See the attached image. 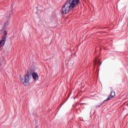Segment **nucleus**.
Here are the masks:
<instances>
[{
  "mask_svg": "<svg viewBox=\"0 0 128 128\" xmlns=\"http://www.w3.org/2000/svg\"><path fill=\"white\" fill-rule=\"evenodd\" d=\"M4 57H2L0 58V66H2V62H4Z\"/></svg>",
  "mask_w": 128,
  "mask_h": 128,
  "instance_id": "nucleus-8",
  "label": "nucleus"
},
{
  "mask_svg": "<svg viewBox=\"0 0 128 128\" xmlns=\"http://www.w3.org/2000/svg\"><path fill=\"white\" fill-rule=\"evenodd\" d=\"M94 64H96V62H95Z\"/></svg>",
  "mask_w": 128,
  "mask_h": 128,
  "instance_id": "nucleus-9",
  "label": "nucleus"
},
{
  "mask_svg": "<svg viewBox=\"0 0 128 128\" xmlns=\"http://www.w3.org/2000/svg\"><path fill=\"white\" fill-rule=\"evenodd\" d=\"M102 104H100V105L98 106H102Z\"/></svg>",
  "mask_w": 128,
  "mask_h": 128,
  "instance_id": "nucleus-10",
  "label": "nucleus"
},
{
  "mask_svg": "<svg viewBox=\"0 0 128 128\" xmlns=\"http://www.w3.org/2000/svg\"><path fill=\"white\" fill-rule=\"evenodd\" d=\"M114 96H116V93L114 92H111L110 95L108 96V98L104 101V102L110 100L112 98H114Z\"/></svg>",
  "mask_w": 128,
  "mask_h": 128,
  "instance_id": "nucleus-5",
  "label": "nucleus"
},
{
  "mask_svg": "<svg viewBox=\"0 0 128 128\" xmlns=\"http://www.w3.org/2000/svg\"><path fill=\"white\" fill-rule=\"evenodd\" d=\"M34 70H32L31 72H28L24 76V78L20 77V80L24 86H30V80L32 76L34 80H38V75L36 73L34 72Z\"/></svg>",
  "mask_w": 128,
  "mask_h": 128,
  "instance_id": "nucleus-1",
  "label": "nucleus"
},
{
  "mask_svg": "<svg viewBox=\"0 0 128 128\" xmlns=\"http://www.w3.org/2000/svg\"><path fill=\"white\" fill-rule=\"evenodd\" d=\"M72 9V7L68 4L67 2H66L62 7L61 12L62 14H68V12H70V10Z\"/></svg>",
  "mask_w": 128,
  "mask_h": 128,
  "instance_id": "nucleus-2",
  "label": "nucleus"
},
{
  "mask_svg": "<svg viewBox=\"0 0 128 128\" xmlns=\"http://www.w3.org/2000/svg\"><path fill=\"white\" fill-rule=\"evenodd\" d=\"M6 31L4 30V35L2 36V40H5L6 41Z\"/></svg>",
  "mask_w": 128,
  "mask_h": 128,
  "instance_id": "nucleus-7",
  "label": "nucleus"
},
{
  "mask_svg": "<svg viewBox=\"0 0 128 128\" xmlns=\"http://www.w3.org/2000/svg\"><path fill=\"white\" fill-rule=\"evenodd\" d=\"M12 12H10L7 14V21L4 24V28L5 30L6 28H8V24H10V16H12Z\"/></svg>",
  "mask_w": 128,
  "mask_h": 128,
  "instance_id": "nucleus-4",
  "label": "nucleus"
},
{
  "mask_svg": "<svg viewBox=\"0 0 128 128\" xmlns=\"http://www.w3.org/2000/svg\"><path fill=\"white\" fill-rule=\"evenodd\" d=\"M4 44H6V40H1L0 41V52L2 50L4 46Z\"/></svg>",
  "mask_w": 128,
  "mask_h": 128,
  "instance_id": "nucleus-6",
  "label": "nucleus"
},
{
  "mask_svg": "<svg viewBox=\"0 0 128 128\" xmlns=\"http://www.w3.org/2000/svg\"><path fill=\"white\" fill-rule=\"evenodd\" d=\"M66 2L71 8H74L80 4V0H67Z\"/></svg>",
  "mask_w": 128,
  "mask_h": 128,
  "instance_id": "nucleus-3",
  "label": "nucleus"
}]
</instances>
